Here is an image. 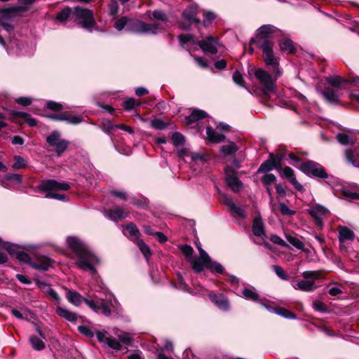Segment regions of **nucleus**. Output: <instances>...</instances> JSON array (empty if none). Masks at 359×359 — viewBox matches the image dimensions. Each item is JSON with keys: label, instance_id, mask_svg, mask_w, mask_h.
Returning <instances> with one entry per match:
<instances>
[{"label": "nucleus", "instance_id": "49530a36", "mask_svg": "<svg viewBox=\"0 0 359 359\" xmlns=\"http://www.w3.org/2000/svg\"><path fill=\"white\" fill-rule=\"evenodd\" d=\"M179 41L180 45L184 47L187 43H191L197 44V42L194 40V36L191 34H182L178 36Z\"/></svg>", "mask_w": 359, "mask_h": 359}, {"label": "nucleus", "instance_id": "cd10ccee", "mask_svg": "<svg viewBox=\"0 0 359 359\" xmlns=\"http://www.w3.org/2000/svg\"><path fill=\"white\" fill-rule=\"evenodd\" d=\"M52 260L46 257L37 259L35 262H30V266L36 270L46 271L51 266Z\"/></svg>", "mask_w": 359, "mask_h": 359}, {"label": "nucleus", "instance_id": "a878e982", "mask_svg": "<svg viewBox=\"0 0 359 359\" xmlns=\"http://www.w3.org/2000/svg\"><path fill=\"white\" fill-rule=\"evenodd\" d=\"M345 156L348 162L359 168V148L356 146L345 150Z\"/></svg>", "mask_w": 359, "mask_h": 359}, {"label": "nucleus", "instance_id": "7ed1b4c3", "mask_svg": "<svg viewBox=\"0 0 359 359\" xmlns=\"http://www.w3.org/2000/svg\"><path fill=\"white\" fill-rule=\"evenodd\" d=\"M164 29L165 27L160 22L148 24L140 20L130 18V21L128 24V30L136 34H157Z\"/></svg>", "mask_w": 359, "mask_h": 359}, {"label": "nucleus", "instance_id": "2eb2a0df", "mask_svg": "<svg viewBox=\"0 0 359 359\" xmlns=\"http://www.w3.org/2000/svg\"><path fill=\"white\" fill-rule=\"evenodd\" d=\"M197 44L205 53H209L211 54L216 53L219 44L217 40L212 36H210L205 39L198 41Z\"/></svg>", "mask_w": 359, "mask_h": 359}, {"label": "nucleus", "instance_id": "338daca9", "mask_svg": "<svg viewBox=\"0 0 359 359\" xmlns=\"http://www.w3.org/2000/svg\"><path fill=\"white\" fill-rule=\"evenodd\" d=\"M313 307L316 311L325 312L327 306L321 301L316 300L313 302Z\"/></svg>", "mask_w": 359, "mask_h": 359}, {"label": "nucleus", "instance_id": "ddd939ff", "mask_svg": "<svg viewBox=\"0 0 359 359\" xmlns=\"http://www.w3.org/2000/svg\"><path fill=\"white\" fill-rule=\"evenodd\" d=\"M224 125L221 123L215 130L210 126L206 127L207 142L219 143L222 141L224 137Z\"/></svg>", "mask_w": 359, "mask_h": 359}, {"label": "nucleus", "instance_id": "6ab92c4d", "mask_svg": "<svg viewBox=\"0 0 359 359\" xmlns=\"http://www.w3.org/2000/svg\"><path fill=\"white\" fill-rule=\"evenodd\" d=\"M226 205L228 207L231 215L236 219H244L247 215L245 209L239 205L226 199Z\"/></svg>", "mask_w": 359, "mask_h": 359}, {"label": "nucleus", "instance_id": "6e6552de", "mask_svg": "<svg viewBox=\"0 0 359 359\" xmlns=\"http://www.w3.org/2000/svg\"><path fill=\"white\" fill-rule=\"evenodd\" d=\"M255 76L263 86L264 95H268L275 91L276 79H273L268 72L262 69H258L255 71Z\"/></svg>", "mask_w": 359, "mask_h": 359}, {"label": "nucleus", "instance_id": "72a5a7b5", "mask_svg": "<svg viewBox=\"0 0 359 359\" xmlns=\"http://www.w3.org/2000/svg\"><path fill=\"white\" fill-rule=\"evenodd\" d=\"M242 296L247 300L257 302L259 300V295L253 287H245L241 292Z\"/></svg>", "mask_w": 359, "mask_h": 359}, {"label": "nucleus", "instance_id": "774afa93", "mask_svg": "<svg viewBox=\"0 0 359 359\" xmlns=\"http://www.w3.org/2000/svg\"><path fill=\"white\" fill-rule=\"evenodd\" d=\"M233 80L236 84L244 87V80L243 76L238 71H236L233 73Z\"/></svg>", "mask_w": 359, "mask_h": 359}, {"label": "nucleus", "instance_id": "f3484780", "mask_svg": "<svg viewBox=\"0 0 359 359\" xmlns=\"http://www.w3.org/2000/svg\"><path fill=\"white\" fill-rule=\"evenodd\" d=\"M49 118L55 121H65L69 124L76 125L83 121L81 117L72 115L67 111H64L58 114H53L48 116Z\"/></svg>", "mask_w": 359, "mask_h": 359}, {"label": "nucleus", "instance_id": "c85d7f7f", "mask_svg": "<svg viewBox=\"0 0 359 359\" xmlns=\"http://www.w3.org/2000/svg\"><path fill=\"white\" fill-rule=\"evenodd\" d=\"M56 313L61 318L65 319L70 323H76L79 316L60 306H57L55 309Z\"/></svg>", "mask_w": 359, "mask_h": 359}, {"label": "nucleus", "instance_id": "864d4df0", "mask_svg": "<svg viewBox=\"0 0 359 359\" xmlns=\"http://www.w3.org/2000/svg\"><path fill=\"white\" fill-rule=\"evenodd\" d=\"M83 302L88 306H89L94 311H95L96 313H100V306L99 302H95L93 300H90L88 299H83Z\"/></svg>", "mask_w": 359, "mask_h": 359}, {"label": "nucleus", "instance_id": "6e6d98bb", "mask_svg": "<svg viewBox=\"0 0 359 359\" xmlns=\"http://www.w3.org/2000/svg\"><path fill=\"white\" fill-rule=\"evenodd\" d=\"M152 15L154 19L157 20H160L162 22H166L168 21V18L166 15L161 11L155 10L152 13Z\"/></svg>", "mask_w": 359, "mask_h": 359}, {"label": "nucleus", "instance_id": "8fccbe9b", "mask_svg": "<svg viewBox=\"0 0 359 359\" xmlns=\"http://www.w3.org/2000/svg\"><path fill=\"white\" fill-rule=\"evenodd\" d=\"M276 181V177L271 173H266L262 178V182L265 187H270Z\"/></svg>", "mask_w": 359, "mask_h": 359}, {"label": "nucleus", "instance_id": "f03ea898", "mask_svg": "<svg viewBox=\"0 0 359 359\" xmlns=\"http://www.w3.org/2000/svg\"><path fill=\"white\" fill-rule=\"evenodd\" d=\"M277 30L273 25H262L257 30V41L254 39L250 40V44L256 42L259 48L262 50L266 65L272 66L275 70L278 69V62L273 54V43L268 38Z\"/></svg>", "mask_w": 359, "mask_h": 359}, {"label": "nucleus", "instance_id": "bb28decb", "mask_svg": "<svg viewBox=\"0 0 359 359\" xmlns=\"http://www.w3.org/2000/svg\"><path fill=\"white\" fill-rule=\"evenodd\" d=\"M273 169H278V167L276 163V159L274 158V155L273 154H270L269 158L268 160L264 161L261 164V165L257 170V172L266 173L273 170Z\"/></svg>", "mask_w": 359, "mask_h": 359}, {"label": "nucleus", "instance_id": "09e8293b", "mask_svg": "<svg viewBox=\"0 0 359 359\" xmlns=\"http://www.w3.org/2000/svg\"><path fill=\"white\" fill-rule=\"evenodd\" d=\"M137 245L145 258L148 259L151 255L149 247L142 240L137 241Z\"/></svg>", "mask_w": 359, "mask_h": 359}, {"label": "nucleus", "instance_id": "5701e85b", "mask_svg": "<svg viewBox=\"0 0 359 359\" xmlns=\"http://www.w3.org/2000/svg\"><path fill=\"white\" fill-rule=\"evenodd\" d=\"M252 230L253 232V234L257 236L262 238H264L266 237V231L264 228V224L263 219L260 215V214H258L257 215L252 222Z\"/></svg>", "mask_w": 359, "mask_h": 359}, {"label": "nucleus", "instance_id": "13d9d810", "mask_svg": "<svg viewBox=\"0 0 359 359\" xmlns=\"http://www.w3.org/2000/svg\"><path fill=\"white\" fill-rule=\"evenodd\" d=\"M14 159H15V162L13 164V168L14 169H20V168L25 167L26 163H25V161L23 158H22L20 156H15Z\"/></svg>", "mask_w": 359, "mask_h": 359}, {"label": "nucleus", "instance_id": "0eeeda50", "mask_svg": "<svg viewBox=\"0 0 359 359\" xmlns=\"http://www.w3.org/2000/svg\"><path fill=\"white\" fill-rule=\"evenodd\" d=\"M301 170L309 176L322 179H327L328 177V174L325 168L320 163L315 161H309L302 163Z\"/></svg>", "mask_w": 359, "mask_h": 359}, {"label": "nucleus", "instance_id": "37998d69", "mask_svg": "<svg viewBox=\"0 0 359 359\" xmlns=\"http://www.w3.org/2000/svg\"><path fill=\"white\" fill-rule=\"evenodd\" d=\"M275 313L278 314V316H283L287 319L296 318V315L294 313L283 307H279L277 309H276Z\"/></svg>", "mask_w": 359, "mask_h": 359}, {"label": "nucleus", "instance_id": "4be33fe9", "mask_svg": "<svg viewBox=\"0 0 359 359\" xmlns=\"http://www.w3.org/2000/svg\"><path fill=\"white\" fill-rule=\"evenodd\" d=\"M22 183V177L18 174H12L5 176L1 182L2 187L7 189H15Z\"/></svg>", "mask_w": 359, "mask_h": 359}, {"label": "nucleus", "instance_id": "2f4dec72", "mask_svg": "<svg viewBox=\"0 0 359 359\" xmlns=\"http://www.w3.org/2000/svg\"><path fill=\"white\" fill-rule=\"evenodd\" d=\"M66 297L67 300L76 306H79L82 302H83V297L77 292L66 289Z\"/></svg>", "mask_w": 359, "mask_h": 359}, {"label": "nucleus", "instance_id": "b1692460", "mask_svg": "<svg viewBox=\"0 0 359 359\" xmlns=\"http://www.w3.org/2000/svg\"><path fill=\"white\" fill-rule=\"evenodd\" d=\"M327 210L321 206V205H316L312 207L309 212L316 220V224L318 226L323 225V217L327 214Z\"/></svg>", "mask_w": 359, "mask_h": 359}, {"label": "nucleus", "instance_id": "1a4fd4ad", "mask_svg": "<svg viewBox=\"0 0 359 359\" xmlns=\"http://www.w3.org/2000/svg\"><path fill=\"white\" fill-rule=\"evenodd\" d=\"M240 149V146L234 142L226 140V163H230L233 168H240L241 163V153L238 156H233Z\"/></svg>", "mask_w": 359, "mask_h": 359}, {"label": "nucleus", "instance_id": "aec40b11", "mask_svg": "<svg viewBox=\"0 0 359 359\" xmlns=\"http://www.w3.org/2000/svg\"><path fill=\"white\" fill-rule=\"evenodd\" d=\"M279 172L280 175H283L297 190L299 191L304 190L303 186L298 182L297 180L296 179L294 172L290 167L286 166L282 168Z\"/></svg>", "mask_w": 359, "mask_h": 359}, {"label": "nucleus", "instance_id": "052dcab7", "mask_svg": "<svg viewBox=\"0 0 359 359\" xmlns=\"http://www.w3.org/2000/svg\"><path fill=\"white\" fill-rule=\"evenodd\" d=\"M46 198H54L58 201H65L67 200V196L65 194H56L53 192H49L46 194Z\"/></svg>", "mask_w": 359, "mask_h": 359}, {"label": "nucleus", "instance_id": "4c0bfd02", "mask_svg": "<svg viewBox=\"0 0 359 359\" xmlns=\"http://www.w3.org/2000/svg\"><path fill=\"white\" fill-rule=\"evenodd\" d=\"M209 297L212 303L219 309L224 308V297L221 293L212 292L209 294Z\"/></svg>", "mask_w": 359, "mask_h": 359}, {"label": "nucleus", "instance_id": "4468645a", "mask_svg": "<svg viewBox=\"0 0 359 359\" xmlns=\"http://www.w3.org/2000/svg\"><path fill=\"white\" fill-rule=\"evenodd\" d=\"M100 342L116 351L123 349V344L128 345L131 338H98Z\"/></svg>", "mask_w": 359, "mask_h": 359}, {"label": "nucleus", "instance_id": "f257e3e1", "mask_svg": "<svg viewBox=\"0 0 359 359\" xmlns=\"http://www.w3.org/2000/svg\"><path fill=\"white\" fill-rule=\"evenodd\" d=\"M67 242L78 258L75 262L76 266L91 274H95L97 272L95 266L100 264L99 259L78 238L68 237Z\"/></svg>", "mask_w": 359, "mask_h": 359}, {"label": "nucleus", "instance_id": "f8f14e48", "mask_svg": "<svg viewBox=\"0 0 359 359\" xmlns=\"http://www.w3.org/2000/svg\"><path fill=\"white\" fill-rule=\"evenodd\" d=\"M236 173L234 170L226 166V185L234 193L239 192L243 188V184L236 176Z\"/></svg>", "mask_w": 359, "mask_h": 359}, {"label": "nucleus", "instance_id": "a211bd4d", "mask_svg": "<svg viewBox=\"0 0 359 359\" xmlns=\"http://www.w3.org/2000/svg\"><path fill=\"white\" fill-rule=\"evenodd\" d=\"M100 312L106 316H109L112 311L118 312L121 309L120 304L115 298L113 300L111 299L109 302L102 300L100 302Z\"/></svg>", "mask_w": 359, "mask_h": 359}, {"label": "nucleus", "instance_id": "9d476101", "mask_svg": "<svg viewBox=\"0 0 359 359\" xmlns=\"http://www.w3.org/2000/svg\"><path fill=\"white\" fill-rule=\"evenodd\" d=\"M46 142L49 146L53 147L58 156H60L66 150L69 145L67 140L60 138V135L57 131H53L46 137Z\"/></svg>", "mask_w": 359, "mask_h": 359}, {"label": "nucleus", "instance_id": "603ef678", "mask_svg": "<svg viewBox=\"0 0 359 359\" xmlns=\"http://www.w3.org/2000/svg\"><path fill=\"white\" fill-rule=\"evenodd\" d=\"M273 269L274 272L276 273V274L277 275V276H278L282 280H289V276L286 274V273L285 272L283 269L282 267H280V266L273 265Z\"/></svg>", "mask_w": 359, "mask_h": 359}, {"label": "nucleus", "instance_id": "0e129e2a", "mask_svg": "<svg viewBox=\"0 0 359 359\" xmlns=\"http://www.w3.org/2000/svg\"><path fill=\"white\" fill-rule=\"evenodd\" d=\"M302 276L306 279H316L320 277V272L318 271H305L302 273Z\"/></svg>", "mask_w": 359, "mask_h": 359}, {"label": "nucleus", "instance_id": "dca6fc26", "mask_svg": "<svg viewBox=\"0 0 359 359\" xmlns=\"http://www.w3.org/2000/svg\"><path fill=\"white\" fill-rule=\"evenodd\" d=\"M39 189L43 191H67L69 189V185L66 182H58L54 180H49L41 184L39 186Z\"/></svg>", "mask_w": 359, "mask_h": 359}, {"label": "nucleus", "instance_id": "39448f33", "mask_svg": "<svg viewBox=\"0 0 359 359\" xmlns=\"http://www.w3.org/2000/svg\"><path fill=\"white\" fill-rule=\"evenodd\" d=\"M72 20L81 25L82 27L90 31L95 25L93 11L82 7H75L73 8Z\"/></svg>", "mask_w": 359, "mask_h": 359}, {"label": "nucleus", "instance_id": "bf43d9fd", "mask_svg": "<svg viewBox=\"0 0 359 359\" xmlns=\"http://www.w3.org/2000/svg\"><path fill=\"white\" fill-rule=\"evenodd\" d=\"M180 249L185 257H187L189 259L192 258L194 250L190 245H182L180 248Z\"/></svg>", "mask_w": 359, "mask_h": 359}, {"label": "nucleus", "instance_id": "393cba45", "mask_svg": "<svg viewBox=\"0 0 359 359\" xmlns=\"http://www.w3.org/2000/svg\"><path fill=\"white\" fill-rule=\"evenodd\" d=\"M105 215L114 222H118L128 216V213L123 208L116 207L105 212Z\"/></svg>", "mask_w": 359, "mask_h": 359}, {"label": "nucleus", "instance_id": "c9c22d12", "mask_svg": "<svg viewBox=\"0 0 359 359\" xmlns=\"http://www.w3.org/2000/svg\"><path fill=\"white\" fill-rule=\"evenodd\" d=\"M124 233L130 239H136L140 236V231L133 223H130L125 226Z\"/></svg>", "mask_w": 359, "mask_h": 359}, {"label": "nucleus", "instance_id": "e2e57ef3", "mask_svg": "<svg viewBox=\"0 0 359 359\" xmlns=\"http://www.w3.org/2000/svg\"><path fill=\"white\" fill-rule=\"evenodd\" d=\"M136 105H140V103L137 102L134 98H130V99L124 101V102H123V107L128 111L131 110Z\"/></svg>", "mask_w": 359, "mask_h": 359}, {"label": "nucleus", "instance_id": "e433bc0d", "mask_svg": "<svg viewBox=\"0 0 359 359\" xmlns=\"http://www.w3.org/2000/svg\"><path fill=\"white\" fill-rule=\"evenodd\" d=\"M338 142L343 145L353 144L355 138L353 137L352 134H347L345 133H339L337 135Z\"/></svg>", "mask_w": 359, "mask_h": 359}, {"label": "nucleus", "instance_id": "69168bd1", "mask_svg": "<svg viewBox=\"0 0 359 359\" xmlns=\"http://www.w3.org/2000/svg\"><path fill=\"white\" fill-rule=\"evenodd\" d=\"M279 210L283 215H293L295 214V211L290 210L284 203H280Z\"/></svg>", "mask_w": 359, "mask_h": 359}, {"label": "nucleus", "instance_id": "a18cd8bd", "mask_svg": "<svg viewBox=\"0 0 359 359\" xmlns=\"http://www.w3.org/2000/svg\"><path fill=\"white\" fill-rule=\"evenodd\" d=\"M105 127H107L108 132H109L110 130H111L114 128H118V129L123 130L130 134H133L134 133L133 130L130 127L125 126L123 124L113 125L110 122H108L105 125Z\"/></svg>", "mask_w": 359, "mask_h": 359}, {"label": "nucleus", "instance_id": "423d86ee", "mask_svg": "<svg viewBox=\"0 0 359 359\" xmlns=\"http://www.w3.org/2000/svg\"><path fill=\"white\" fill-rule=\"evenodd\" d=\"M79 332L86 337H111L112 334L116 337H128L127 334L118 330L117 328H110L108 330H98L90 327L88 325H80L78 327Z\"/></svg>", "mask_w": 359, "mask_h": 359}, {"label": "nucleus", "instance_id": "7c9ffc66", "mask_svg": "<svg viewBox=\"0 0 359 359\" xmlns=\"http://www.w3.org/2000/svg\"><path fill=\"white\" fill-rule=\"evenodd\" d=\"M208 116L205 111L201 109H194L191 114L186 117L187 123L191 125L194 123L198 122Z\"/></svg>", "mask_w": 359, "mask_h": 359}, {"label": "nucleus", "instance_id": "58836bf2", "mask_svg": "<svg viewBox=\"0 0 359 359\" xmlns=\"http://www.w3.org/2000/svg\"><path fill=\"white\" fill-rule=\"evenodd\" d=\"M29 344L37 351H42L46 347V342L41 338H29Z\"/></svg>", "mask_w": 359, "mask_h": 359}, {"label": "nucleus", "instance_id": "3c124183", "mask_svg": "<svg viewBox=\"0 0 359 359\" xmlns=\"http://www.w3.org/2000/svg\"><path fill=\"white\" fill-rule=\"evenodd\" d=\"M171 140L176 147L183 145L184 142V136L180 133H175L172 135Z\"/></svg>", "mask_w": 359, "mask_h": 359}, {"label": "nucleus", "instance_id": "412c9836", "mask_svg": "<svg viewBox=\"0 0 359 359\" xmlns=\"http://www.w3.org/2000/svg\"><path fill=\"white\" fill-rule=\"evenodd\" d=\"M355 237L354 232L347 226H339V240L341 250H346L345 243L348 241H353Z\"/></svg>", "mask_w": 359, "mask_h": 359}, {"label": "nucleus", "instance_id": "ea45409f", "mask_svg": "<svg viewBox=\"0 0 359 359\" xmlns=\"http://www.w3.org/2000/svg\"><path fill=\"white\" fill-rule=\"evenodd\" d=\"M68 18L73 19V8H65L57 15V19L61 22H65Z\"/></svg>", "mask_w": 359, "mask_h": 359}, {"label": "nucleus", "instance_id": "4d7b16f0", "mask_svg": "<svg viewBox=\"0 0 359 359\" xmlns=\"http://www.w3.org/2000/svg\"><path fill=\"white\" fill-rule=\"evenodd\" d=\"M16 258L23 262L27 263L30 265V262L33 261L31 260L29 255L25 252H18L15 255Z\"/></svg>", "mask_w": 359, "mask_h": 359}, {"label": "nucleus", "instance_id": "20e7f679", "mask_svg": "<svg viewBox=\"0 0 359 359\" xmlns=\"http://www.w3.org/2000/svg\"><path fill=\"white\" fill-rule=\"evenodd\" d=\"M27 8L24 6H14L6 9L0 8V25H1L6 32H12L14 27L11 22L6 20L14 18L16 13L25 12ZM0 44L5 46L4 39L1 35Z\"/></svg>", "mask_w": 359, "mask_h": 359}, {"label": "nucleus", "instance_id": "c756f323", "mask_svg": "<svg viewBox=\"0 0 359 359\" xmlns=\"http://www.w3.org/2000/svg\"><path fill=\"white\" fill-rule=\"evenodd\" d=\"M197 13V6L195 5H191L187 7L182 13L183 20L187 22L189 24L197 22L196 16Z\"/></svg>", "mask_w": 359, "mask_h": 359}, {"label": "nucleus", "instance_id": "de8ad7c7", "mask_svg": "<svg viewBox=\"0 0 359 359\" xmlns=\"http://www.w3.org/2000/svg\"><path fill=\"white\" fill-rule=\"evenodd\" d=\"M287 241L298 250H304V244L299 238L292 236H286Z\"/></svg>", "mask_w": 359, "mask_h": 359}, {"label": "nucleus", "instance_id": "9b49d317", "mask_svg": "<svg viewBox=\"0 0 359 359\" xmlns=\"http://www.w3.org/2000/svg\"><path fill=\"white\" fill-rule=\"evenodd\" d=\"M192 268L196 273H199L203 270L204 268L209 269L212 272L222 273L223 271V266L220 264L212 262L209 257L207 260L203 262H199L198 260H191Z\"/></svg>", "mask_w": 359, "mask_h": 359}, {"label": "nucleus", "instance_id": "a19ab883", "mask_svg": "<svg viewBox=\"0 0 359 359\" xmlns=\"http://www.w3.org/2000/svg\"><path fill=\"white\" fill-rule=\"evenodd\" d=\"M130 21V18L123 16L116 20L114 26L118 31H121L125 27H126L127 29L128 30V24Z\"/></svg>", "mask_w": 359, "mask_h": 359}, {"label": "nucleus", "instance_id": "5fc2aeb1", "mask_svg": "<svg viewBox=\"0 0 359 359\" xmlns=\"http://www.w3.org/2000/svg\"><path fill=\"white\" fill-rule=\"evenodd\" d=\"M196 248H197L198 250L199 251L200 257L198 259H193L192 260H198V261H199V262H203L205 259L207 260V259L209 257V255L207 254V252L204 250L202 249L201 245L200 243H196Z\"/></svg>", "mask_w": 359, "mask_h": 359}, {"label": "nucleus", "instance_id": "79ce46f5", "mask_svg": "<svg viewBox=\"0 0 359 359\" xmlns=\"http://www.w3.org/2000/svg\"><path fill=\"white\" fill-rule=\"evenodd\" d=\"M280 48L282 51L287 53H292L294 51V47L291 40L285 39L280 41Z\"/></svg>", "mask_w": 359, "mask_h": 359}, {"label": "nucleus", "instance_id": "473e14b6", "mask_svg": "<svg viewBox=\"0 0 359 359\" xmlns=\"http://www.w3.org/2000/svg\"><path fill=\"white\" fill-rule=\"evenodd\" d=\"M293 287L295 290H300L305 292L313 291L315 289V281L313 280H302L298 281Z\"/></svg>", "mask_w": 359, "mask_h": 359}, {"label": "nucleus", "instance_id": "680f3d73", "mask_svg": "<svg viewBox=\"0 0 359 359\" xmlns=\"http://www.w3.org/2000/svg\"><path fill=\"white\" fill-rule=\"evenodd\" d=\"M151 126L156 130H162L165 128V123L159 118H156L151 121Z\"/></svg>", "mask_w": 359, "mask_h": 359}, {"label": "nucleus", "instance_id": "c03bdc74", "mask_svg": "<svg viewBox=\"0 0 359 359\" xmlns=\"http://www.w3.org/2000/svg\"><path fill=\"white\" fill-rule=\"evenodd\" d=\"M326 81L332 86L340 87L342 86L344 83H346V80L342 79L339 76H330L326 78Z\"/></svg>", "mask_w": 359, "mask_h": 359}, {"label": "nucleus", "instance_id": "f704fd0d", "mask_svg": "<svg viewBox=\"0 0 359 359\" xmlns=\"http://www.w3.org/2000/svg\"><path fill=\"white\" fill-rule=\"evenodd\" d=\"M324 98L330 103H336L339 100V95L334 90L326 88L322 93Z\"/></svg>", "mask_w": 359, "mask_h": 359}]
</instances>
